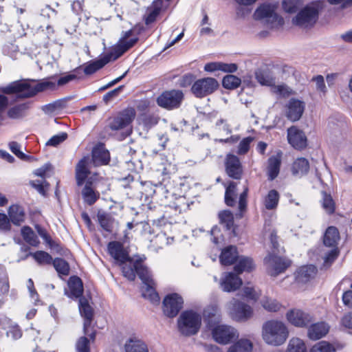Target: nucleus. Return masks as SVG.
<instances>
[{"label":"nucleus","mask_w":352,"mask_h":352,"mask_svg":"<svg viewBox=\"0 0 352 352\" xmlns=\"http://www.w3.org/2000/svg\"><path fill=\"white\" fill-rule=\"evenodd\" d=\"M107 252L116 265H123L122 270L124 277L133 281L138 275L141 279L143 283L142 295L144 298L152 303L160 302V296L156 291L152 273L144 263L146 259L144 256H137L135 259H131L124 245L118 241H110L108 243Z\"/></svg>","instance_id":"nucleus-1"},{"label":"nucleus","mask_w":352,"mask_h":352,"mask_svg":"<svg viewBox=\"0 0 352 352\" xmlns=\"http://www.w3.org/2000/svg\"><path fill=\"white\" fill-rule=\"evenodd\" d=\"M56 75H52L41 80L28 79L14 81L2 88L6 94L21 93L23 98H32L38 93L46 91H56Z\"/></svg>","instance_id":"nucleus-2"},{"label":"nucleus","mask_w":352,"mask_h":352,"mask_svg":"<svg viewBox=\"0 0 352 352\" xmlns=\"http://www.w3.org/2000/svg\"><path fill=\"white\" fill-rule=\"evenodd\" d=\"M289 332L285 324L278 320H269L263 325L262 336L269 345L280 346L285 343Z\"/></svg>","instance_id":"nucleus-3"},{"label":"nucleus","mask_w":352,"mask_h":352,"mask_svg":"<svg viewBox=\"0 0 352 352\" xmlns=\"http://www.w3.org/2000/svg\"><path fill=\"white\" fill-rule=\"evenodd\" d=\"M201 316L193 310L183 311L177 320L179 331L185 336L197 334L201 325Z\"/></svg>","instance_id":"nucleus-4"},{"label":"nucleus","mask_w":352,"mask_h":352,"mask_svg":"<svg viewBox=\"0 0 352 352\" xmlns=\"http://www.w3.org/2000/svg\"><path fill=\"white\" fill-rule=\"evenodd\" d=\"M324 2L316 1L305 6L293 19V23L303 28L313 26L318 18L319 11L322 9Z\"/></svg>","instance_id":"nucleus-5"},{"label":"nucleus","mask_w":352,"mask_h":352,"mask_svg":"<svg viewBox=\"0 0 352 352\" xmlns=\"http://www.w3.org/2000/svg\"><path fill=\"white\" fill-rule=\"evenodd\" d=\"M136 112L133 107L127 108L119 111L110 119L109 126L112 131L125 130V135L129 136L132 133L131 123L135 118Z\"/></svg>","instance_id":"nucleus-6"},{"label":"nucleus","mask_w":352,"mask_h":352,"mask_svg":"<svg viewBox=\"0 0 352 352\" xmlns=\"http://www.w3.org/2000/svg\"><path fill=\"white\" fill-rule=\"evenodd\" d=\"M277 5L272 3H263L258 6L254 13L256 20L265 19L266 23L271 28L282 26L284 23L283 18L276 13Z\"/></svg>","instance_id":"nucleus-7"},{"label":"nucleus","mask_w":352,"mask_h":352,"mask_svg":"<svg viewBox=\"0 0 352 352\" xmlns=\"http://www.w3.org/2000/svg\"><path fill=\"white\" fill-rule=\"evenodd\" d=\"M89 159L84 157L78 162L75 168L76 185L78 187L84 185V186L96 188L97 174L89 176Z\"/></svg>","instance_id":"nucleus-8"},{"label":"nucleus","mask_w":352,"mask_h":352,"mask_svg":"<svg viewBox=\"0 0 352 352\" xmlns=\"http://www.w3.org/2000/svg\"><path fill=\"white\" fill-rule=\"evenodd\" d=\"M219 87L218 81L212 77L199 78L194 82L190 91L197 98H203L214 93Z\"/></svg>","instance_id":"nucleus-9"},{"label":"nucleus","mask_w":352,"mask_h":352,"mask_svg":"<svg viewBox=\"0 0 352 352\" xmlns=\"http://www.w3.org/2000/svg\"><path fill=\"white\" fill-rule=\"evenodd\" d=\"M131 34V31L126 32L124 39L121 40L102 56L104 60L107 61V63L118 59L137 43L138 40L137 37L128 38Z\"/></svg>","instance_id":"nucleus-10"},{"label":"nucleus","mask_w":352,"mask_h":352,"mask_svg":"<svg viewBox=\"0 0 352 352\" xmlns=\"http://www.w3.org/2000/svg\"><path fill=\"white\" fill-rule=\"evenodd\" d=\"M78 308L80 316L84 319L83 332L94 342L96 336V330L93 329L91 332L89 333V329L91 328L94 318V309L86 298H80L78 300Z\"/></svg>","instance_id":"nucleus-11"},{"label":"nucleus","mask_w":352,"mask_h":352,"mask_svg":"<svg viewBox=\"0 0 352 352\" xmlns=\"http://www.w3.org/2000/svg\"><path fill=\"white\" fill-rule=\"evenodd\" d=\"M184 94L182 91L173 89L165 91L156 99V102L160 107L171 110L178 108L183 100Z\"/></svg>","instance_id":"nucleus-12"},{"label":"nucleus","mask_w":352,"mask_h":352,"mask_svg":"<svg viewBox=\"0 0 352 352\" xmlns=\"http://www.w3.org/2000/svg\"><path fill=\"white\" fill-rule=\"evenodd\" d=\"M184 300L177 294L173 293L166 296L163 300V311L169 318L175 317L182 309Z\"/></svg>","instance_id":"nucleus-13"},{"label":"nucleus","mask_w":352,"mask_h":352,"mask_svg":"<svg viewBox=\"0 0 352 352\" xmlns=\"http://www.w3.org/2000/svg\"><path fill=\"white\" fill-rule=\"evenodd\" d=\"M212 334L217 342L223 344L230 343L239 336L237 331L234 328L224 324L216 326L212 329Z\"/></svg>","instance_id":"nucleus-14"},{"label":"nucleus","mask_w":352,"mask_h":352,"mask_svg":"<svg viewBox=\"0 0 352 352\" xmlns=\"http://www.w3.org/2000/svg\"><path fill=\"white\" fill-rule=\"evenodd\" d=\"M264 262L270 268V273L272 276H276L285 272L291 264L289 260L276 256V254H269L265 258Z\"/></svg>","instance_id":"nucleus-15"},{"label":"nucleus","mask_w":352,"mask_h":352,"mask_svg":"<svg viewBox=\"0 0 352 352\" xmlns=\"http://www.w3.org/2000/svg\"><path fill=\"white\" fill-rule=\"evenodd\" d=\"M230 314L234 320L245 322L252 318L253 309L249 305L234 299Z\"/></svg>","instance_id":"nucleus-16"},{"label":"nucleus","mask_w":352,"mask_h":352,"mask_svg":"<svg viewBox=\"0 0 352 352\" xmlns=\"http://www.w3.org/2000/svg\"><path fill=\"white\" fill-rule=\"evenodd\" d=\"M287 140L295 149L301 151L307 146V139L305 133L296 126L287 129Z\"/></svg>","instance_id":"nucleus-17"},{"label":"nucleus","mask_w":352,"mask_h":352,"mask_svg":"<svg viewBox=\"0 0 352 352\" xmlns=\"http://www.w3.org/2000/svg\"><path fill=\"white\" fill-rule=\"evenodd\" d=\"M305 103L303 101L296 98H291L285 106V116L292 121L299 120L305 111Z\"/></svg>","instance_id":"nucleus-18"},{"label":"nucleus","mask_w":352,"mask_h":352,"mask_svg":"<svg viewBox=\"0 0 352 352\" xmlns=\"http://www.w3.org/2000/svg\"><path fill=\"white\" fill-rule=\"evenodd\" d=\"M227 175L234 179H240L243 175V167L239 158L232 154H228L225 161Z\"/></svg>","instance_id":"nucleus-19"},{"label":"nucleus","mask_w":352,"mask_h":352,"mask_svg":"<svg viewBox=\"0 0 352 352\" xmlns=\"http://www.w3.org/2000/svg\"><path fill=\"white\" fill-rule=\"evenodd\" d=\"M287 319L292 324L299 327H307L313 321V317L309 314L297 309L289 311Z\"/></svg>","instance_id":"nucleus-20"},{"label":"nucleus","mask_w":352,"mask_h":352,"mask_svg":"<svg viewBox=\"0 0 352 352\" xmlns=\"http://www.w3.org/2000/svg\"><path fill=\"white\" fill-rule=\"evenodd\" d=\"M69 292H65V294L70 298L76 300L84 298L83 283L82 280L77 276H72L68 280Z\"/></svg>","instance_id":"nucleus-21"},{"label":"nucleus","mask_w":352,"mask_h":352,"mask_svg":"<svg viewBox=\"0 0 352 352\" xmlns=\"http://www.w3.org/2000/svg\"><path fill=\"white\" fill-rule=\"evenodd\" d=\"M281 157L282 153H277L268 158L267 167L268 180L273 181L278 177L281 166Z\"/></svg>","instance_id":"nucleus-22"},{"label":"nucleus","mask_w":352,"mask_h":352,"mask_svg":"<svg viewBox=\"0 0 352 352\" xmlns=\"http://www.w3.org/2000/svg\"><path fill=\"white\" fill-rule=\"evenodd\" d=\"M242 285L241 279L234 273L228 272L221 281V286L224 292H231L238 289Z\"/></svg>","instance_id":"nucleus-23"},{"label":"nucleus","mask_w":352,"mask_h":352,"mask_svg":"<svg viewBox=\"0 0 352 352\" xmlns=\"http://www.w3.org/2000/svg\"><path fill=\"white\" fill-rule=\"evenodd\" d=\"M92 161L95 166L107 165L110 162V153L103 145H98L92 151Z\"/></svg>","instance_id":"nucleus-24"},{"label":"nucleus","mask_w":352,"mask_h":352,"mask_svg":"<svg viewBox=\"0 0 352 352\" xmlns=\"http://www.w3.org/2000/svg\"><path fill=\"white\" fill-rule=\"evenodd\" d=\"M238 258L236 247L230 245L222 250L219 256V261L223 265L228 266L233 264Z\"/></svg>","instance_id":"nucleus-25"},{"label":"nucleus","mask_w":352,"mask_h":352,"mask_svg":"<svg viewBox=\"0 0 352 352\" xmlns=\"http://www.w3.org/2000/svg\"><path fill=\"white\" fill-rule=\"evenodd\" d=\"M318 270L314 265L300 267L296 273V280L298 283H305L315 276Z\"/></svg>","instance_id":"nucleus-26"},{"label":"nucleus","mask_w":352,"mask_h":352,"mask_svg":"<svg viewBox=\"0 0 352 352\" xmlns=\"http://www.w3.org/2000/svg\"><path fill=\"white\" fill-rule=\"evenodd\" d=\"M329 330V325L324 322L312 324L308 329V336L311 340H319L324 337Z\"/></svg>","instance_id":"nucleus-27"},{"label":"nucleus","mask_w":352,"mask_h":352,"mask_svg":"<svg viewBox=\"0 0 352 352\" xmlns=\"http://www.w3.org/2000/svg\"><path fill=\"white\" fill-rule=\"evenodd\" d=\"M340 239V233L335 226H329L327 228L324 236L323 243L327 247L336 248Z\"/></svg>","instance_id":"nucleus-28"},{"label":"nucleus","mask_w":352,"mask_h":352,"mask_svg":"<svg viewBox=\"0 0 352 352\" xmlns=\"http://www.w3.org/2000/svg\"><path fill=\"white\" fill-rule=\"evenodd\" d=\"M81 195L85 204L88 206H93L100 197V192L96 188L83 186L81 190Z\"/></svg>","instance_id":"nucleus-29"},{"label":"nucleus","mask_w":352,"mask_h":352,"mask_svg":"<svg viewBox=\"0 0 352 352\" xmlns=\"http://www.w3.org/2000/svg\"><path fill=\"white\" fill-rule=\"evenodd\" d=\"M126 352H148L147 345L135 337L130 338L124 344Z\"/></svg>","instance_id":"nucleus-30"},{"label":"nucleus","mask_w":352,"mask_h":352,"mask_svg":"<svg viewBox=\"0 0 352 352\" xmlns=\"http://www.w3.org/2000/svg\"><path fill=\"white\" fill-rule=\"evenodd\" d=\"M163 6L162 0H155L151 6L147 9V14L145 17V23L149 25L153 23L157 16L160 14Z\"/></svg>","instance_id":"nucleus-31"},{"label":"nucleus","mask_w":352,"mask_h":352,"mask_svg":"<svg viewBox=\"0 0 352 352\" xmlns=\"http://www.w3.org/2000/svg\"><path fill=\"white\" fill-rule=\"evenodd\" d=\"M279 200V192L275 189H272L269 190L267 194L263 197V205L265 209L273 210L278 207Z\"/></svg>","instance_id":"nucleus-32"},{"label":"nucleus","mask_w":352,"mask_h":352,"mask_svg":"<svg viewBox=\"0 0 352 352\" xmlns=\"http://www.w3.org/2000/svg\"><path fill=\"white\" fill-rule=\"evenodd\" d=\"M97 218L98 223L102 229L108 233H111L114 222L113 217L109 213L104 211H98L97 213Z\"/></svg>","instance_id":"nucleus-33"},{"label":"nucleus","mask_w":352,"mask_h":352,"mask_svg":"<svg viewBox=\"0 0 352 352\" xmlns=\"http://www.w3.org/2000/svg\"><path fill=\"white\" fill-rule=\"evenodd\" d=\"M237 198V184L230 182L226 188L225 203L228 206L233 207L236 205Z\"/></svg>","instance_id":"nucleus-34"},{"label":"nucleus","mask_w":352,"mask_h":352,"mask_svg":"<svg viewBox=\"0 0 352 352\" xmlns=\"http://www.w3.org/2000/svg\"><path fill=\"white\" fill-rule=\"evenodd\" d=\"M166 190L161 183L153 185L151 182H144L142 183V194L146 199L152 197L155 194L164 193Z\"/></svg>","instance_id":"nucleus-35"},{"label":"nucleus","mask_w":352,"mask_h":352,"mask_svg":"<svg viewBox=\"0 0 352 352\" xmlns=\"http://www.w3.org/2000/svg\"><path fill=\"white\" fill-rule=\"evenodd\" d=\"M254 268L253 259L248 256L239 257V261L234 267V270L237 274H241L243 272H250Z\"/></svg>","instance_id":"nucleus-36"},{"label":"nucleus","mask_w":352,"mask_h":352,"mask_svg":"<svg viewBox=\"0 0 352 352\" xmlns=\"http://www.w3.org/2000/svg\"><path fill=\"white\" fill-rule=\"evenodd\" d=\"M30 107L29 102L16 104L8 111V116L12 119H19L26 116L27 111Z\"/></svg>","instance_id":"nucleus-37"},{"label":"nucleus","mask_w":352,"mask_h":352,"mask_svg":"<svg viewBox=\"0 0 352 352\" xmlns=\"http://www.w3.org/2000/svg\"><path fill=\"white\" fill-rule=\"evenodd\" d=\"M10 221L13 224L19 226L24 221L25 212L23 208L19 205H12L8 210Z\"/></svg>","instance_id":"nucleus-38"},{"label":"nucleus","mask_w":352,"mask_h":352,"mask_svg":"<svg viewBox=\"0 0 352 352\" xmlns=\"http://www.w3.org/2000/svg\"><path fill=\"white\" fill-rule=\"evenodd\" d=\"M32 256L38 265H51L53 262L52 256L47 252L38 250L34 253L29 252L22 260L26 259L28 256Z\"/></svg>","instance_id":"nucleus-39"},{"label":"nucleus","mask_w":352,"mask_h":352,"mask_svg":"<svg viewBox=\"0 0 352 352\" xmlns=\"http://www.w3.org/2000/svg\"><path fill=\"white\" fill-rule=\"evenodd\" d=\"M253 344L248 339L242 338L232 344L228 352H252Z\"/></svg>","instance_id":"nucleus-40"},{"label":"nucleus","mask_w":352,"mask_h":352,"mask_svg":"<svg viewBox=\"0 0 352 352\" xmlns=\"http://www.w3.org/2000/svg\"><path fill=\"white\" fill-rule=\"evenodd\" d=\"M107 64V61L100 56L84 65L83 72L86 75H91Z\"/></svg>","instance_id":"nucleus-41"},{"label":"nucleus","mask_w":352,"mask_h":352,"mask_svg":"<svg viewBox=\"0 0 352 352\" xmlns=\"http://www.w3.org/2000/svg\"><path fill=\"white\" fill-rule=\"evenodd\" d=\"M80 71V67H77L73 71L74 73H67L62 76H58L57 74H55L56 89H58V87H63L74 80L79 79L80 78L77 76V74H76V73L79 74Z\"/></svg>","instance_id":"nucleus-42"},{"label":"nucleus","mask_w":352,"mask_h":352,"mask_svg":"<svg viewBox=\"0 0 352 352\" xmlns=\"http://www.w3.org/2000/svg\"><path fill=\"white\" fill-rule=\"evenodd\" d=\"M24 241L29 245L37 247L40 241L38 236L30 226H23L21 230Z\"/></svg>","instance_id":"nucleus-43"},{"label":"nucleus","mask_w":352,"mask_h":352,"mask_svg":"<svg viewBox=\"0 0 352 352\" xmlns=\"http://www.w3.org/2000/svg\"><path fill=\"white\" fill-rule=\"evenodd\" d=\"M309 169V163L306 158L296 159L292 164V172L294 175H305Z\"/></svg>","instance_id":"nucleus-44"},{"label":"nucleus","mask_w":352,"mask_h":352,"mask_svg":"<svg viewBox=\"0 0 352 352\" xmlns=\"http://www.w3.org/2000/svg\"><path fill=\"white\" fill-rule=\"evenodd\" d=\"M322 195L321 203L322 208L328 214H333L336 210V204L331 195L325 191L322 192Z\"/></svg>","instance_id":"nucleus-45"},{"label":"nucleus","mask_w":352,"mask_h":352,"mask_svg":"<svg viewBox=\"0 0 352 352\" xmlns=\"http://www.w3.org/2000/svg\"><path fill=\"white\" fill-rule=\"evenodd\" d=\"M55 270L60 275L68 276L69 274L70 267L69 263L61 258H56L52 263Z\"/></svg>","instance_id":"nucleus-46"},{"label":"nucleus","mask_w":352,"mask_h":352,"mask_svg":"<svg viewBox=\"0 0 352 352\" xmlns=\"http://www.w3.org/2000/svg\"><path fill=\"white\" fill-rule=\"evenodd\" d=\"M286 352H307V348L302 340L293 338L289 340Z\"/></svg>","instance_id":"nucleus-47"},{"label":"nucleus","mask_w":352,"mask_h":352,"mask_svg":"<svg viewBox=\"0 0 352 352\" xmlns=\"http://www.w3.org/2000/svg\"><path fill=\"white\" fill-rule=\"evenodd\" d=\"M220 223L223 225L226 230H230L234 225V217L230 210H223L219 213Z\"/></svg>","instance_id":"nucleus-48"},{"label":"nucleus","mask_w":352,"mask_h":352,"mask_svg":"<svg viewBox=\"0 0 352 352\" xmlns=\"http://www.w3.org/2000/svg\"><path fill=\"white\" fill-rule=\"evenodd\" d=\"M241 80L239 78L234 75H227L223 77L222 85L224 88L228 89H234L239 87Z\"/></svg>","instance_id":"nucleus-49"},{"label":"nucleus","mask_w":352,"mask_h":352,"mask_svg":"<svg viewBox=\"0 0 352 352\" xmlns=\"http://www.w3.org/2000/svg\"><path fill=\"white\" fill-rule=\"evenodd\" d=\"M90 341L93 342L90 338L87 336L80 337L75 345L76 352H91Z\"/></svg>","instance_id":"nucleus-50"},{"label":"nucleus","mask_w":352,"mask_h":352,"mask_svg":"<svg viewBox=\"0 0 352 352\" xmlns=\"http://www.w3.org/2000/svg\"><path fill=\"white\" fill-rule=\"evenodd\" d=\"M310 352H336V349L331 344L320 341L311 347Z\"/></svg>","instance_id":"nucleus-51"},{"label":"nucleus","mask_w":352,"mask_h":352,"mask_svg":"<svg viewBox=\"0 0 352 352\" xmlns=\"http://www.w3.org/2000/svg\"><path fill=\"white\" fill-rule=\"evenodd\" d=\"M253 138L252 137H246L243 138L239 144L237 153L239 155L246 154L250 147V144L252 142Z\"/></svg>","instance_id":"nucleus-52"},{"label":"nucleus","mask_w":352,"mask_h":352,"mask_svg":"<svg viewBox=\"0 0 352 352\" xmlns=\"http://www.w3.org/2000/svg\"><path fill=\"white\" fill-rule=\"evenodd\" d=\"M248 190V187L245 186L243 189V191L239 195V210L241 213L240 217H242L243 212L246 210Z\"/></svg>","instance_id":"nucleus-53"},{"label":"nucleus","mask_w":352,"mask_h":352,"mask_svg":"<svg viewBox=\"0 0 352 352\" xmlns=\"http://www.w3.org/2000/svg\"><path fill=\"white\" fill-rule=\"evenodd\" d=\"M283 8L287 13H294L297 11L298 6V0H283Z\"/></svg>","instance_id":"nucleus-54"},{"label":"nucleus","mask_w":352,"mask_h":352,"mask_svg":"<svg viewBox=\"0 0 352 352\" xmlns=\"http://www.w3.org/2000/svg\"><path fill=\"white\" fill-rule=\"evenodd\" d=\"M263 308L269 311L276 312L280 308V305L275 300L266 299L263 301Z\"/></svg>","instance_id":"nucleus-55"},{"label":"nucleus","mask_w":352,"mask_h":352,"mask_svg":"<svg viewBox=\"0 0 352 352\" xmlns=\"http://www.w3.org/2000/svg\"><path fill=\"white\" fill-rule=\"evenodd\" d=\"M67 138V134L65 132L52 136L47 142V145L56 146Z\"/></svg>","instance_id":"nucleus-56"},{"label":"nucleus","mask_w":352,"mask_h":352,"mask_svg":"<svg viewBox=\"0 0 352 352\" xmlns=\"http://www.w3.org/2000/svg\"><path fill=\"white\" fill-rule=\"evenodd\" d=\"M124 86L121 85L118 87L107 92L106 94L103 96L102 100L105 104H108L110 101H111L115 98L118 97L120 93L123 89Z\"/></svg>","instance_id":"nucleus-57"},{"label":"nucleus","mask_w":352,"mask_h":352,"mask_svg":"<svg viewBox=\"0 0 352 352\" xmlns=\"http://www.w3.org/2000/svg\"><path fill=\"white\" fill-rule=\"evenodd\" d=\"M278 236L277 231L275 229H273L270 234V241L272 245V254L280 253L279 250V243L278 241Z\"/></svg>","instance_id":"nucleus-58"},{"label":"nucleus","mask_w":352,"mask_h":352,"mask_svg":"<svg viewBox=\"0 0 352 352\" xmlns=\"http://www.w3.org/2000/svg\"><path fill=\"white\" fill-rule=\"evenodd\" d=\"M312 81L316 82V90L321 92L323 95H325L327 92V88L324 83V77L322 75H317L313 77Z\"/></svg>","instance_id":"nucleus-59"},{"label":"nucleus","mask_w":352,"mask_h":352,"mask_svg":"<svg viewBox=\"0 0 352 352\" xmlns=\"http://www.w3.org/2000/svg\"><path fill=\"white\" fill-rule=\"evenodd\" d=\"M1 274H3V276L0 279V296L8 294L10 289V285L6 271Z\"/></svg>","instance_id":"nucleus-60"},{"label":"nucleus","mask_w":352,"mask_h":352,"mask_svg":"<svg viewBox=\"0 0 352 352\" xmlns=\"http://www.w3.org/2000/svg\"><path fill=\"white\" fill-rule=\"evenodd\" d=\"M22 331L19 325L11 327L7 331L6 335L8 337H11L13 340H18L22 336Z\"/></svg>","instance_id":"nucleus-61"},{"label":"nucleus","mask_w":352,"mask_h":352,"mask_svg":"<svg viewBox=\"0 0 352 352\" xmlns=\"http://www.w3.org/2000/svg\"><path fill=\"white\" fill-rule=\"evenodd\" d=\"M9 148L10 151L19 158L23 160L26 157L25 154L20 151V145L16 142H10L9 143Z\"/></svg>","instance_id":"nucleus-62"},{"label":"nucleus","mask_w":352,"mask_h":352,"mask_svg":"<svg viewBox=\"0 0 352 352\" xmlns=\"http://www.w3.org/2000/svg\"><path fill=\"white\" fill-rule=\"evenodd\" d=\"M83 0H75L73 1L72 4V9L73 12L76 14L80 16L79 19L82 20L81 14L83 12Z\"/></svg>","instance_id":"nucleus-63"},{"label":"nucleus","mask_w":352,"mask_h":352,"mask_svg":"<svg viewBox=\"0 0 352 352\" xmlns=\"http://www.w3.org/2000/svg\"><path fill=\"white\" fill-rule=\"evenodd\" d=\"M342 298L344 305L349 309H352V290L344 292Z\"/></svg>","instance_id":"nucleus-64"}]
</instances>
